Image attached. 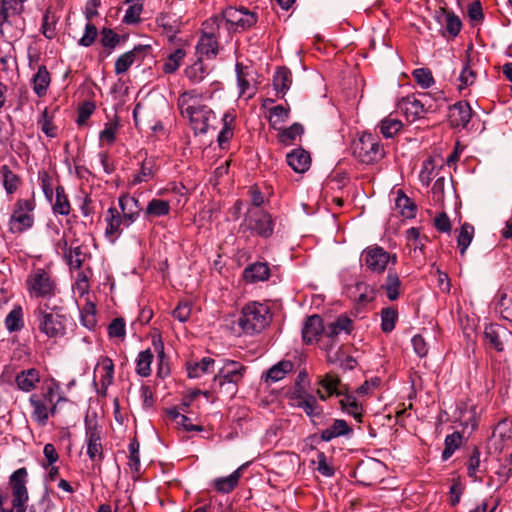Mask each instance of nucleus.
Masks as SVG:
<instances>
[{"label":"nucleus","mask_w":512,"mask_h":512,"mask_svg":"<svg viewBox=\"0 0 512 512\" xmlns=\"http://www.w3.org/2000/svg\"><path fill=\"white\" fill-rule=\"evenodd\" d=\"M292 84V73L287 67H278L273 75V87L278 97L283 98Z\"/></svg>","instance_id":"c85d7f7f"},{"label":"nucleus","mask_w":512,"mask_h":512,"mask_svg":"<svg viewBox=\"0 0 512 512\" xmlns=\"http://www.w3.org/2000/svg\"><path fill=\"white\" fill-rule=\"evenodd\" d=\"M150 49L151 47L149 45H138L135 46L132 50L121 54L115 61V74L122 75L126 73L132 66V64L135 62L136 56Z\"/></svg>","instance_id":"393cba45"},{"label":"nucleus","mask_w":512,"mask_h":512,"mask_svg":"<svg viewBox=\"0 0 512 512\" xmlns=\"http://www.w3.org/2000/svg\"><path fill=\"white\" fill-rule=\"evenodd\" d=\"M292 399L296 401L295 405L302 408L309 417L313 418L322 414L323 409L313 395L300 394V390L296 389V391H293Z\"/></svg>","instance_id":"5701e85b"},{"label":"nucleus","mask_w":512,"mask_h":512,"mask_svg":"<svg viewBox=\"0 0 512 512\" xmlns=\"http://www.w3.org/2000/svg\"><path fill=\"white\" fill-rule=\"evenodd\" d=\"M119 211L122 218L126 220V227L131 226L140 216L143 208L138 199L130 196L129 194H123L118 198Z\"/></svg>","instance_id":"f3484780"},{"label":"nucleus","mask_w":512,"mask_h":512,"mask_svg":"<svg viewBox=\"0 0 512 512\" xmlns=\"http://www.w3.org/2000/svg\"><path fill=\"white\" fill-rule=\"evenodd\" d=\"M361 260L368 270L380 274L386 270L389 262L396 263L397 256L390 254L381 246L371 245L363 250Z\"/></svg>","instance_id":"ddd939ff"},{"label":"nucleus","mask_w":512,"mask_h":512,"mask_svg":"<svg viewBox=\"0 0 512 512\" xmlns=\"http://www.w3.org/2000/svg\"><path fill=\"white\" fill-rule=\"evenodd\" d=\"M27 292L32 299L49 301L58 293L55 279L43 268L33 269L26 279Z\"/></svg>","instance_id":"0eeeda50"},{"label":"nucleus","mask_w":512,"mask_h":512,"mask_svg":"<svg viewBox=\"0 0 512 512\" xmlns=\"http://www.w3.org/2000/svg\"><path fill=\"white\" fill-rule=\"evenodd\" d=\"M178 108L181 115L189 119L195 135L207 133L210 122L215 119L212 109L200 103L195 90L185 91L179 96Z\"/></svg>","instance_id":"f03ea898"},{"label":"nucleus","mask_w":512,"mask_h":512,"mask_svg":"<svg viewBox=\"0 0 512 512\" xmlns=\"http://www.w3.org/2000/svg\"><path fill=\"white\" fill-rule=\"evenodd\" d=\"M26 0H0V34L10 39L21 37L25 29L24 3Z\"/></svg>","instance_id":"20e7f679"},{"label":"nucleus","mask_w":512,"mask_h":512,"mask_svg":"<svg viewBox=\"0 0 512 512\" xmlns=\"http://www.w3.org/2000/svg\"><path fill=\"white\" fill-rule=\"evenodd\" d=\"M339 403L343 411L353 416L356 421L362 422L363 410L356 397L346 395Z\"/></svg>","instance_id":"a18cd8bd"},{"label":"nucleus","mask_w":512,"mask_h":512,"mask_svg":"<svg viewBox=\"0 0 512 512\" xmlns=\"http://www.w3.org/2000/svg\"><path fill=\"white\" fill-rule=\"evenodd\" d=\"M476 71L473 69L470 57H466V61L462 67V70L459 75V89L462 90L466 87L473 85L476 81Z\"/></svg>","instance_id":"6e6d98bb"},{"label":"nucleus","mask_w":512,"mask_h":512,"mask_svg":"<svg viewBox=\"0 0 512 512\" xmlns=\"http://www.w3.org/2000/svg\"><path fill=\"white\" fill-rule=\"evenodd\" d=\"M3 178V186L7 194H13L21 184L20 177L15 174L8 165H3L0 169Z\"/></svg>","instance_id":"c03bdc74"},{"label":"nucleus","mask_w":512,"mask_h":512,"mask_svg":"<svg viewBox=\"0 0 512 512\" xmlns=\"http://www.w3.org/2000/svg\"><path fill=\"white\" fill-rule=\"evenodd\" d=\"M288 165L296 172V173H304L306 172L311 165V157L309 152L302 148H297L291 151L286 156Z\"/></svg>","instance_id":"bb28decb"},{"label":"nucleus","mask_w":512,"mask_h":512,"mask_svg":"<svg viewBox=\"0 0 512 512\" xmlns=\"http://www.w3.org/2000/svg\"><path fill=\"white\" fill-rule=\"evenodd\" d=\"M474 236V227L469 223H464L457 237V246L462 256L465 255L467 248L472 242Z\"/></svg>","instance_id":"5fc2aeb1"},{"label":"nucleus","mask_w":512,"mask_h":512,"mask_svg":"<svg viewBox=\"0 0 512 512\" xmlns=\"http://www.w3.org/2000/svg\"><path fill=\"white\" fill-rule=\"evenodd\" d=\"M325 326L322 318L317 315H311L306 318L302 328V338L306 344H312L318 341L319 337L324 335Z\"/></svg>","instance_id":"aec40b11"},{"label":"nucleus","mask_w":512,"mask_h":512,"mask_svg":"<svg viewBox=\"0 0 512 512\" xmlns=\"http://www.w3.org/2000/svg\"><path fill=\"white\" fill-rule=\"evenodd\" d=\"M170 212V204L168 201L154 198L148 202L145 209L147 217H162L168 215Z\"/></svg>","instance_id":"09e8293b"},{"label":"nucleus","mask_w":512,"mask_h":512,"mask_svg":"<svg viewBox=\"0 0 512 512\" xmlns=\"http://www.w3.org/2000/svg\"><path fill=\"white\" fill-rule=\"evenodd\" d=\"M37 124L47 137H57V127L53 124L52 116H50L47 108L42 111L41 117L38 119Z\"/></svg>","instance_id":"e2e57ef3"},{"label":"nucleus","mask_w":512,"mask_h":512,"mask_svg":"<svg viewBox=\"0 0 512 512\" xmlns=\"http://www.w3.org/2000/svg\"><path fill=\"white\" fill-rule=\"evenodd\" d=\"M472 108L467 101H458L449 107L448 119L453 128H466L472 117Z\"/></svg>","instance_id":"6ab92c4d"},{"label":"nucleus","mask_w":512,"mask_h":512,"mask_svg":"<svg viewBox=\"0 0 512 512\" xmlns=\"http://www.w3.org/2000/svg\"><path fill=\"white\" fill-rule=\"evenodd\" d=\"M304 133V128L300 123H293L290 127L280 130L279 141L285 145H290L293 141Z\"/></svg>","instance_id":"680f3d73"},{"label":"nucleus","mask_w":512,"mask_h":512,"mask_svg":"<svg viewBox=\"0 0 512 512\" xmlns=\"http://www.w3.org/2000/svg\"><path fill=\"white\" fill-rule=\"evenodd\" d=\"M327 361L331 364H336L343 370H352L356 367L357 361L352 356L346 354L342 346L337 349L332 345L325 346Z\"/></svg>","instance_id":"412c9836"},{"label":"nucleus","mask_w":512,"mask_h":512,"mask_svg":"<svg viewBox=\"0 0 512 512\" xmlns=\"http://www.w3.org/2000/svg\"><path fill=\"white\" fill-rule=\"evenodd\" d=\"M100 43L104 48V56H109L120 43V36L111 28H102L100 31Z\"/></svg>","instance_id":"ea45409f"},{"label":"nucleus","mask_w":512,"mask_h":512,"mask_svg":"<svg viewBox=\"0 0 512 512\" xmlns=\"http://www.w3.org/2000/svg\"><path fill=\"white\" fill-rule=\"evenodd\" d=\"M34 315L39 330L50 338L62 337L66 333V316L61 313L57 305L51 306L48 302L40 303Z\"/></svg>","instance_id":"39448f33"},{"label":"nucleus","mask_w":512,"mask_h":512,"mask_svg":"<svg viewBox=\"0 0 512 512\" xmlns=\"http://www.w3.org/2000/svg\"><path fill=\"white\" fill-rule=\"evenodd\" d=\"M153 361V353L151 349H146L138 354L136 360V372L141 377H148L151 374V363Z\"/></svg>","instance_id":"8fccbe9b"},{"label":"nucleus","mask_w":512,"mask_h":512,"mask_svg":"<svg viewBox=\"0 0 512 512\" xmlns=\"http://www.w3.org/2000/svg\"><path fill=\"white\" fill-rule=\"evenodd\" d=\"M441 14L444 17L446 31L450 36L456 37L462 29L460 18L454 12L446 9H441Z\"/></svg>","instance_id":"864d4df0"},{"label":"nucleus","mask_w":512,"mask_h":512,"mask_svg":"<svg viewBox=\"0 0 512 512\" xmlns=\"http://www.w3.org/2000/svg\"><path fill=\"white\" fill-rule=\"evenodd\" d=\"M60 386L55 380L45 383L41 392L33 393L29 397L32 407L31 418L39 426H46L50 416H54L58 410V404L66 401V398L59 394Z\"/></svg>","instance_id":"f257e3e1"},{"label":"nucleus","mask_w":512,"mask_h":512,"mask_svg":"<svg viewBox=\"0 0 512 512\" xmlns=\"http://www.w3.org/2000/svg\"><path fill=\"white\" fill-rule=\"evenodd\" d=\"M59 17L56 16L55 12L51 7H48L43 14L42 24L40 31L43 36L49 40L53 39L57 35L56 25Z\"/></svg>","instance_id":"72a5a7b5"},{"label":"nucleus","mask_w":512,"mask_h":512,"mask_svg":"<svg viewBox=\"0 0 512 512\" xmlns=\"http://www.w3.org/2000/svg\"><path fill=\"white\" fill-rule=\"evenodd\" d=\"M352 433L353 429L344 419H334L329 427L320 432V439L324 442H330L341 436H350Z\"/></svg>","instance_id":"a878e982"},{"label":"nucleus","mask_w":512,"mask_h":512,"mask_svg":"<svg viewBox=\"0 0 512 512\" xmlns=\"http://www.w3.org/2000/svg\"><path fill=\"white\" fill-rule=\"evenodd\" d=\"M87 454L91 461H101L103 459V447L101 443L100 431L95 426L86 428Z\"/></svg>","instance_id":"4be33fe9"},{"label":"nucleus","mask_w":512,"mask_h":512,"mask_svg":"<svg viewBox=\"0 0 512 512\" xmlns=\"http://www.w3.org/2000/svg\"><path fill=\"white\" fill-rule=\"evenodd\" d=\"M289 107L282 105H276L269 110V122L274 129L277 128V124L284 123L289 118Z\"/></svg>","instance_id":"0e129e2a"},{"label":"nucleus","mask_w":512,"mask_h":512,"mask_svg":"<svg viewBox=\"0 0 512 512\" xmlns=\"http://www.w3.org/2000/svg\"><path fill=\"white\" fill-rule=\"evenodd\" d=\"M352 330V320L345 315H340L325 327L324 337L327 339L326 345H332V347H335L338 337L341 335L348 336Z\"/></svg>","instance_id":"dca6fc26"},{"label":"nucleus","mask_w":512,"mask_h":512,"mask_svg":"<svg viewBox=\"0 0 512 512\" xmlns=\"http://www.w3.org/2000/svg\"><path fill=\"white\" fill-rule=\"evenodd\" d=\"M5 325L9 332L20 331L23 328V312L20 306L15 307L6 316Z\"/></svg>","instance_id":"bf43d9fd"},{"label":"nucleus","mask_w":512,"mask_h":512,"mask_svg":"<svg viewBox=\"0 0 512 512\" xmlns=\"http://www.w3.org/2000/svg\"><path fill=\"white\" fill-rule=\"evenodd\" d=\"M28 471L25 467L18 468L10 476L8 484L12 491V506L10 510L0 508V512H26V504L29 500L27 489Z\"/></svg>","instance_id":"9b49d317"},{"label":"nucleus","mask_w":512,"mask_h":512,"mask_svg":"<svg viewBox=\"0 0 512 512\" xmlns=\"http://www.w3.org/2000/svg\"><path fill=\"white\" fill-rule=\"evenodd\" d=\"M398 320V312L393 307H386L381 310V329L384 333L394 330Z\"/></svg>","instance_id":"13d9d810"},{"label":"nucleus","mask_w":512,"mask_h":512,"mask_svg":"<svg viewBox=\"0 0 512 512\" xmlns=\"http://www.w3.org/2000/svg\"><path fill=\"white\" fill-rule=\"evenodd\" d=\"M36 202L32 196L29 199H18L10 215L8 226L13 234H22L34 226V210Z\"/></svg>","instance_id":"1a4fd4ad"},{"label":"nucleus","mask_w":512,"mask_h":512,"mask_svg":"<svg viewBox=\"0 0 512 512\" xmlns=\"http://www.w3.org/2000/svg\"><path fill=\"white\" fill-rule=\"evenodd\" d=\"M353 154L362 163L369 164L381 159L384 155V149L378 136L363 132L353 143Z\"/></svg>","instance_id":"f8f14e48"},{"label":"nucleus","mask_w":512,"mask_h":512,"mask_svg":"<svg viewBox=\"0 0 512 512\" xmlns=\"http://www.w3.org/2000/svg\"><path fill=\"white\" fill-rule=\"evenodd\" d=\"M98 368H101V370L104 372L100 378L101 390L99 393L102 396H106L108 387L114 382V363L111 358L102 356L100 357L95 370Z\"/></svg>","instance_id":"c756f323"},{"label":"nucleus","mask_w":512,"mask_h":512,"mask_svg":"<svg viewBox=\"0 0 512 512\" xmlns=\"http://www.w3.org/2000/svg\"><path fill=\"white\" fill-rule=\"evenodd\" d=\"M400 107L410 121L420 119L424 117L427 112L434 110L429 93L407 95L402 98Z\"/></svg>","instance_id":"4468645a"},{"label":"nucleus","mask_w":512,"mask_h":512,"mask_svg":"<svg viewBox=\"0 0 512 512\" xmlns=\"http://www.w3.org/2000/svg\"><path fill=\"white\" fill-rule=\"evenodd\" d=\"M507 335V329L499 324H489L484 330V337L487 344L497 352H502L504 350L503 338Z\"/></svg>","instance_id":"b1692460"},{"label":"nucleus","mask_w":512,"mask_h":512,"mask_svg":"<svg viewBox=\"0 0 512 512\" xmlns=\"http://www.w3.org/2000/svg\"><path fill=\"white\" fill-rule=\"evenodd\" d=\"M40 381L39 371L35 368L22 370L16 375L15 382L19 390L30 392Z\"/></svg>","instance_id":"7c9ffc66"},{"label":"nucleus","mask_w":512,"mask_h":512,"mask_svg":"<svg viewBox=\"0 0 512 512\" xmlns=\"http://www.w3.org/2000/svg\"><path fill=\"white\" fill-rule=\"evenodd\" d=\"M55 214L68 215L71 210L69 199L63 186L58 185L55 189V201L52 203Z\"/></svg>","instance_id":"79ce46f5"},{"label":"nucleus","mask_w":512,"mask_h":512,"mask_svg":"<svg viewBox=\"0 0 512 512\" xmlns=\"http://www.w3.org/2000/svg\"><path fill=\"white\" fill-rule=\"evenodd\" d=\"M218 18L210 17L202 24V34L196 45V51L200 56L213 59L218 55L220 30Z\"/></svg>","instance_id":"9d476101"},{"label":"nucleus","mask_w":512,"mask_h":512,"mask_svg":"<svg viewBox=\"0 0 512 512\" xmlns=\"http://www.w3.org/2000/svg\"><path fill=\"white\" fill-rule=\"evenodd\" d=\"M319 385L328 392V396L341 395V391L338 390L340 378L335 374L327 373L320 379Z\"/></svg>","instance_id":"69168bd1"},{"label":"nucleus","mask_w":512,"mask_h":512,"mask_svg":"<svg viewBox=\"0 0 512 512\" xmlns=\"http://www.w3.org/2000/svg\"><path fill=\"white\" fill-rule=\"evenodd\" d=\"M245 467V465L240 466L234 472L226 477H220L215 479L214 487L215 489L223 494H227L232 492L238 485L239 479L241 477V471Z\"/></svg>","instance_id":"473e14b6"},{"label":"nucleus","mask_w":512,"mask_h":512,"mask_svg":"<svg viewBox=\"0 0 512 512\" xmlns=\"http://www.w3.org/2000/svg\"><path fill=\"white\" fill-rule=\"evenodd\" d=\"M212 18L220 19L219 26H225L229 33L248 30L258 21L256 13L245 7H228Z\"/></svg>","instance_id":"6e6552de"},{"label":"nucleus","mask_w":512,"mask_h":512,"mask_svg":"<svg viewBox=\"0 0 512 512\" xmlns=\"http://www.w3.org/2000/svg\"><path fill=\"white\" fill-rule=\"evenodd\" d=\"M492 436L493 438L498 439L495 441L496 449L502 451L504 449L505 442L512 436V428L506 420H502L497 424Z\"/></svg>","instance_id":"3c124183"},{"label":"nucleus","mask_w":512,"mask_h":512,"mask_svg":"<svg viewBox=\"0 0 512 512\" xmlns=\"http://www.w3.org/2000/svg\"><path fill=\"white\" fill-rule=\"evenodd\" d=\"M245 221L247 228L262 238H269L274 233V221L269 212L258 209L249 211Z\"/></svg>","instance_id":"2eb2a0df"},{"label":"nucleus","mask_w":512,"mask_h":512,"mask_svg":"<svg viewBox=\"0 0 512 512\" xmlns=\"http://www.w3.org/2000/svg\"><path fill=\"white\" fill-rule=\"evenodd\" d=\"M185 57L186 51L183 48L175 49L173 52L169 53L164 60L162 71L165 74L175 73L181 66Z\"/></svg>","instance_id":"58836bf2"},{"label":"nucleus","mask_w":512,"mask_h":512,"mask_svg":"<svg viewBox=\"0 0 512 512\" xmlns=\"http://www.w3.org/2000/svg\"><path fill=\"white\" fill-rule=\"evenodd\" d=\"M416 83L422 88H429L434 84L432 72L428 68H417L412 73Z\"/></svg>","instance_id":"338daca9"},{"label":"nucleus","mask_w":512,"mask_h":512,"mask_svg":"<svg viewBox=\"0 0 512 512\" xmlns=\"http://www.w3.org/2000/svg\"><path fill=\"white\" fill-rule=\"evenodd\" d=\"M247 68L241 63L236 64L237 82L240 89V95L248 94V97H252L255 93V89L251 87L248 79V72L245 71Z\"/></svg>","instance_id":"4d7b16f0"},{"label":"nucleus","mask_w":512,"mask_h":512,"mask_svg":"<svg viewBox=\"0 0 512 512\" xmlns=\"http://www.w3.org/2000/svg\"><path fill=\"white\" fill-rule=\"evenodd\" d=\"M156 25L162 28L163 33H179L180 22L174 16L168 13H160L155 19Z\"/></svg>","instance_id":"49530a36"},{"label":"nucleus","mask_w":512,"mask_h":512,"mask_svg":"<svg viewBox=\"0 0 512 512\" xmlns=\"http://www.w3.org/2000/svg\"><path fill=\"white\" fill-rule=\"evenodd\" d=\"M234 120L235 116L230 112H226L222 117L223 127L217 137V142L221 149H225L233 137L232 123Z\"/></svg>","instance_id":"4c0bfd02"},{"label":"nucleus","mask_w":512,"mask_h":512,"mask_svg":"<svg viewBox=\"0 0 512 512\" xmlns=\"http://www.w3.org/2000/svg\"><path fill=\"white\" fill-rule=\"evenodd\" d=\"M71 268L78 270L82 267L84 261V254L81 246L70 248L67 255H64Z\"/></svg>","instance_id":"774afa93"},{"label":"nucleus","mask_w":512,"mask_h":512,"mask_svg":"<svg viewBox=\"0 0 512 512\" xmlns=\"http://www.w3.org/2000/svg\"><path fill=\"white\" fill-rule=\"evenodd\" d=\"M271 319L272 315L267 305L251 302L242 308L238 325L245 334L253 335L263 331L269 325Z\"/></svg>","instance_id":"423d86ee"},{"label":"nucleus","mask_w":512,"mask_h":512,"mask_svg":"<svg viewBox=\"0 0 512 512\" xmlns=\"http://www.w3.org/2000/svg\"><path fill=\"white\" fill-rule=\"evenodd\" d=\"M396 194L395 205L401 215L408 219L414 218L417 210L416 204L405 195L403 190H397Z\"/></svg>","instance_id":"c9c22d12"},{"label":"nucleus","mask_w":512,"mask_h":512,"mask_svg":"<svg viewBox=\"0 0 512 512\" xmlns=\"http://www.w3.org/2000/svg\"><path fill=\"white\" fill-rule=\"evenodd\" d=\"M294 364L290 360H282L273 365L266 372V381L277 382L285 378V376L292 372Z\"/></svg>","instance_id":"e433bc0d"},{"label":"nucleus","mask_w":512,"mask_h":512,"mask_svg":"<svg viewBox=\"0 0 512 512\" xmlns=\"http://www.w3.org/2000/svg\"><path fill=\"white\" fill-rule=\"evenodd\" d=\"M51 83V75L45 65L38 67L37 72L32 77L33 91L38 97H43Z\"/></svg>","instance_id":"2f4dec72"},{"label":"nucleus","mask_w":512,"mask_h":512,"mask_svg":"<svg viewBox=\"0 0 512 512\" xmlns=\"http://www.w3.org/2000/svg\"><path fill=\"white\" fill-rule=\"evenodd\" d=\"M156 161L154 158H145L141 163L140 172L133 179L134 184L146 182L154 177Z\"/></svg>","instance_id":"603ef678"},{"label":"nucleus","mask_w":512,"mask_h":512,"mask_svg":"<svg viewBox=\"0 0 512 512\" xmlns=\"http://www.w3.org/2000/svg\"><path fill=\"white\" fill-rule=\"evenodd\" d=\"M270 277V267L266 262H256L248 265L243 271V278L248 283L266 281Z\"/></svg>","instance_id":"cd10ccee"},{"label":"nucleus","mask_w":512,"mask_h":512,"mask_svg":"<svg viewBox=\"0 0 512 512\" xmlns=\"http://www.w3.org/2000/svg\"><path fill=\"white\" fill-rule=\"evenodd\" d=\"M402 127V122L399 119L393 118L391 116L384 118L378 125L380 133L385 138L394 137L397 133L401 131Z\"/></svg>","instance_id":"de8ad7c7"},{"label":"nucleus","mask_w":512,"mask_h":512,"mask_svg":"<svg viewBox=\"0 0 512 512\" xmlns=\"http://www.w3.org/2000/svg\"><path fill=\"white\" fill-rule=\"evenodd\" d=\"M381 288L385 290L390 301L397 300L401 294V281L397 272L389 269L385 283Z\"/></svg>","instance_id":"f704fd0d"},{"label":"nucleus","mask_w":512,"mask_h":512,"mask_svg":"<svg viewBox=\"0 0 512 512\" xmlns=\"http://www.w3.org/2000/svg\"><path fill=\"white\" fill-rule=\"evenodd\" d=\"M462 443V435L459 432H453L450 435H447L445 438V448L442 452V460H448L455 450H457Z\"/></svg>","instance_id":"052dcab7"},{"label":"nucleus","mask_w":512,"mask_h":512,"mask_svg":"<svg viewBox=\"0 0 512 512\" xmlns=\"http://www.w3.org/2000/svg\"><path fill=\"white\" fill-rule=\"evenodd\" d=\"M184 73L192 84H199L208 74L201 57H198L192 65L186 67Z\"/></svg>","instance_id":"a19ab883"},{"label":"nucleus","mask_w":512,"mask_h":512,"mask_svg":"<svg viewBox=\"0 0 512 512\" xmlns=\"http://www.w3.org/2000/svg\"><path fill=\"white\" fill-rule=\"evenodd\" d=\"M247 368L240 362L226 359L222 367L214 375L211 392L234 396L238 392V385L243 380Z\"/></svg>","instance_id":"7ed1b4c3"},{"label":"nucleus","mask_w":512,"mask_h":512,"mask_svg":"<svg viewBox=\"0 0 512 512\" xmlns=\"http://www.w3.org/2000/svg\"><path fill=\"white\" fill-rule=\"evenodd\" d=\"M215 360L211 357H204L200 361L188 364L187 372L189 378H199L203 374L210 372L214 366Z\"/></svg>","instance_id":"37998d69"},{"label":"nucleus","mask_w":512,"mask_h":512,"mask_svg":"<svg viewBox=\"0 0 512 512\" xmlns=\"http://www.w3.org/2000/svg\"><path fill=\"white\" fill-rule=\"evenodd\" d=\"M105 236L114 243L122 234L123 228L126 227V220L122 218L120 211L115 206H110L105 215Z\"/></svg>","instance_id":"a211bd4d"}]
</instances>
